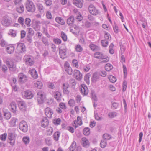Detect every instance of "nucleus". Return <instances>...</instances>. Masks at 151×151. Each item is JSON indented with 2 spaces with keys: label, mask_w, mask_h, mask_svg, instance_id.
<instances>
[{
  "label": "nucleus",
  "mask_w": 151,
  "mask_h": 151,
  "mask_svg": "<svg viewBox=\"0 0 151 151\" xmlns=\"http://www.w3.org/2000/svg\"><path fill=\"white\" fill-rule=\"evenodd\" d=\"M1 24L4 26L8 27L12 23L11 19L8 16H4L1 21Z\"/></svg>",
  "instance_id": "f257e3e1"
},
{
  "label": "nucleus",
  "mask_w": 151,
  "mask_h": 151,
  "mask_svg": "<svg viewBox=\"0 0 151 151\" xmlns=\"http://www.w3.org/2000/svg\"><path fill=\"white\" fill-rule=\"evenodd\" d=\"M25 7L27 10L29 12H33L35 9L33 3L29 0H27L26 2Z\"/></svg>",
  "instance_id": "f03ea898"
},
{
  "label": "nucleus",
  "mask_w": 151,
  "mask_h": 151,
  "mask_svg": "<svg viewBox=\"0 0 151 151\" xmlns=\"http://www.w3.org/2000/svg\"><path fill=\"white\" fill-rule=\"evenodd\" d=\"M26 47L23 43H19L17 44L16 52L18 54L25 53L26 51Z\"/></svg>",
  "instance_id": "7ed1b4c3"
},
{
  "label": "nucleus",
  "mask_w": 151,
  "mask_h": 151,
  "mask_svg": "<svg viewBox=\"0 0 151 151\" xmlns=\"http://www.w3.org/2000/svg\"><path fill=\"white\" fill-rule=\"evenodd\" d=\"M24 61L27 65L31 66L34 63L33 58L31 56L26 55L24 57Z\"/></svg>",
  "instance_id": "20e7f679"
},
{
  "label": "nucleus",
  "mask_w": 151,
  "mask_h": 151,
  "mask_svg": "<svg viewBox=\"0 0 151 151\" xmlns=\"http://www.w3.org/2000/svg\"><path fill=\"white\" fill-rule=\"evenodd\" d=\"M6 64L7 65L9 70L11 71H14L16 70V66L11 59L8 58L6 60Z\"/></svg>",
  "instance_id": "39448f33"
},
{
  "label": "nucleus",
  "mask_w": 151,
  "mask_h": 151,
  "mask_svg": "<svg viewBox=\"0 0 151 151\" xmlns=\"http://www.w3.org/2000/svg\"><path fill=\"white\" fill-rule=\"evenodd\" d=\"M16 136L14 132L8 133V142L12 145H14L15 143Z\"/></svg>",
  "instance_id": "423d86ee"
},
{
  "label": "nucleus",
  "mask_w": 151,
  "mask_h": 151,
  "mask_svg": "<svg viewBox=\"0 0 151 151\" xmlns=\"http://www.w3.org/2000/svg\"><path fill=\"white\" fill-rule=\"evenodd\" d=\"M94 57L95 58L99 59H104L105 60L102 61L103 63H106L108 62L109 58L108 57H106V56L104 55L103 54L100 52H96L94 54Z\"/></svg>",
  "instance_id": "0eeeda50"
},
{
  "label": "nucleus",
  "mask_w": 151,
  "mask_h": 151,
  "mask_svg": "<svg viewBox=\"0 0 151 151\" xmlns=\"http://www.w3.org/2000/svg\"><path fill=\"white\" fill-rule=\"evenodd\" d=\"M28 125L24 121H22L19 123V128L20 130L24 132H26L28 130Z\"/></svg>",
  "instance_id": "6e6552de"
},
{
  "label": "nucleus",
  "mask_w": 151,
  "mask_h": 151,
  "mask_svg": "<svg viewBox=\"0 0 151 151\" xmlns=\"http://www.w3.org/2000/svg\"><path fill=\"white\" fill-rule=\"evenodd\" d=\"M45 97L44 92L42 91H40L37 93V98L38 102L40 104L42 103Z\"/></svg>",
  "instance_id": "1a4fd4ad"
},
{
  "label": "nucleus",
  "mask_w": 151,
  "mask_h": 151,
  "mask_svg": "<svg viewBox=\"0 0 151 151\" xmlns=\"http://www.w3.org/2000/svg\"><path fill=\"white\" fill-rule=\"evenodd\" d=\"M88 10L90 13L93 15H96L99 14L98 10L92 4L89 5Z\"/></svg>",
  "instance_id": "9d476101"
},
{
  "label": "nucleus",
  "mask_w": 151,
  "mask_h": 151,
  "mask_svg": "<svg viewBox=\"0 0 151 151\" xmlns=\"http://www.w3.org/2000/svg\"><path fill=\"white\" fill-rule=\"evenodd\" d=\"M66 49L65 46L61 47L59 48V53L60 58L64 59L66 57Z\"/></svg>",
  "instance_id": "9b49d317"
},
{
  "label": "nucleus",
  "mask_w": 151,
  "mask_h": 151,
  "mask_svg": "<svg viewBox=\"0 0 151 151\" xmlns=\"http://www.w3.org/2000/svg\"><path fill=\"white\" fill-rule=\"evenodd\" d=\"M22 95L27 99H31L33 97V93L29 90L24 91L22 93Z\"/></svg>",
  "instance_id": "f8f14e48"
},
{
  "label": "nucleus",
  "mask_w": 151,
  "mask_h": 151,
  "mask_svg": "<svg viewBox=\"0 0 151 151\" xmlns=\"http://www.w3.org/2000/svg\"><path fill=\"white\" fill-rule=\"evenodd\" d=\"M74 77L77 80H81L82 78V75L80 72L78 70H75L73 73Z\"/></svg>",
  "instance_id": "ddd939ff"
},
{
  "label": "nucleus",
  "mask_w": 151,
  "mask_h": 151,
  "mask_svg": "<svg viewBox=\"0 0 151 151\" xmlns=\"http://www.w3.org/2000/svg\"><path fill=\"white\" fill-rule=\"evenodd\" d=\"M45 115L49 118L52 117V115L53 114L52 110L49 107H47L45 109Z\"/></svg>",
  "instance_id": "4468645a"
},
{
  "label": "nucleus",
  "mask_w": 151,
  "mask_h": 151,
  "mask_svg": "<svg viewBox=\"0 0 151 151\" xmlns=\"http://www.w3.org/2000/svg\"><path fill=\"white\" fill-rule=\"evenodd\" d=\"M80 91L81 94L83 95H86L88 93V88L84 84L81 85Z\"/></svg>",
  "instance_id": "2eb2a0df"
},
{
  "label": "nucleus",
  "mask_w": 151,
  "mask_h": 151,
  "mask_svg": "<svg viewBox=\"0 0 151 151\" xmlns=\"http://www.w3.org/2000/svg\"><path fill=\"white\" fill-rule=\"evenodd\" d=\"M73 3L77 7L81 8L83 5V0H73Z\"/></svg>",
  "instance_id": "dca6fc26"
},
{
  "label": "nucleus",
  "mask_w": 151,
  "mask_h": 151,
  "mask_svg": "<svg viewBox=\"0 0 151 151\" xmlns=\"http://www.w3.org/2000/svg\"><path fill=\"white\" fill-rule=\"evenodd\" d=\"M18 106L22 111L24 112L26 111V105L24 102L22 101H19L18 103Z\"/></svg>",
  "instance_id": "f3484780"
},
{
  "label": "nucleus",
  "mask_w": 151,
  "mask_h": 151,
  "mask_svg": "<svg viewBox=\"0 0 151 151\" xmlns=\"http://www.w3.org/2000/svg\"><path fill=\"white\" fill-rule=\"evenodd\" d=\"M81 143L82 145L85 147H87L89 146V142L88 139L85 137H83L81 139Z\"/></svg>",
  "instance_id": "a211bd4d"
},
{
  "label": "nucleus",
  "mask_w": 151,
  "mask_h": 151,
  "mask_svg": "<svg viewBox=\"0 0 151 151\" xmlns=\"http://www.w3.org/2000/svg\"><path fill=\"white\" fill-rule=\"evenodd\" d=\"M15 50V47L14 45H8L6 48L7 52L9 54L12 53Z\"/></svg>",
  "instance_id": "6ab92c4d"
},
{
  "label": "nucleus",
  "mask_w": 151,
  "mask_h": 151,
  "mask_svg": "<svg viewBox=\"0 0 151 151\" xmlns=\"http://www.w3.org/2000/svg\"><path fill=\"white\" fill-rule=\"evenodd\" d=\"M70 30L75 35H77L79 33L80 30L78 27L76 26L71 27L70 28Z\"/></svg>",
  "instance_id": "aec40b11"
},
{
  "label": "nucleus",
  "mask_w": 151,
  "mask_h": 151,
  "mask_svg": "<svg viewBox=\"0 0 151 151\" xmlns=\"http://www.w3.org/2000/svg\"><path fill=\"white\" fill-rule=\"evenodd\" d=\"M79 125H81L82 124V122L81 117L79 116H78L77 117V121L75 120L74 123L73 124V126L75 128H76L78 127V125L76 124L77 123Z\"/></svg>",
  "instance_id": "412c9836"
},
{
  "label": "nucleus",
  "mask_w": 151,
  "mask_h": 151,
  "mask_svg": "<svg viewBox=\"0 0 151 151\" xmlns=\"http://www.w3.org/2000/svg\"><path fill=\"white\" fill-rule=\"evenodd\" d=\"M100 78L99 74L98 72H95L93 73L92 77V81L93 83H95Z\"/></svg>",
  "instance_id": "4be33fe9"
},
{
  "label": "nucleus",
  "mask_w": 151,
  "mask_h": 151,
  "mask_svg": "<svg viewBox=\"0 0 151 151\" xmlns=\"http://www.w3.org/2000/svg\"><path fill=\"white\" fill-rule=\"evenodd\" d=\"M41 23L39 21H35L33 25V28L35 31H39L40 29V24Z\"/></svg>",
  "instance_id": "5701e85b"
},
{
  "label": "nucleus",
  "mask_w": 151,
  "mask_h": 151,
  "mask_svg": "<svg viewBox=\"0 0 151 151\" xmlns=\"http://www.w3.org/2000/svg\"><path fill=\"white\" fill-rule=\"evenodd\" d=\"M54 96L57 101L60 102L61 101L62 97L61 94L60 92L58 91L54 93Z\"/></svg>",
  "instance_id": "b1692460"
},
{
  "label": "nucleus",
  "mask_w": 151,
  "mask_h": 151,
  "mask_svg": "<svg viewBox=\"0 0 151 151\" xmlns=\"http://www.w3.org/2000/svg\"><path fill=\"white\" fill-rule=\"evenodd\" d=\"M18 77L19 81L22 82H25L27 80V77L26 76L22 73H19Z\"/></svg>",
  "instance_id": "393cba45"
},
{
  "label": "nucleus",
  "mask_w": 151,
  "mask_h": 151,
  "mask_svg": "<svg viewBox=\"0 0 151 151\" xmlns=\"http://www.w3.org/2000/svg\"><path fill=\"white\" fill-rule=\"evenodd\" d=\"M65 71L69 75H71L72 74V70L71 68L69 66V64H65Z\"/></svg>",
  "instance_id": "a878e982"
},
{
  "label": "nucleus",
  "mask_w": 151,
  "mask_h": 151,
  "mask_svg": "<svg viewBox=\"0 0 151 151\" xmlns=\"http://www.w3.org/2000/svg\"><path fill=\"white\" fill-rule=\"evenodd\" d=\"M74 18L73 16H71L68 18L67 19V23L69 26H72L74 23Z\"/></svg>",
  "instance_id": "bb28decb"
},
{
  "label": "nucleus",
  "mask_w": 151,
  "mask_h": 151,
  "mask_svg": "<svg viewBox=\"0 0 151 151\" xmlns=\"http://www.w3.org/2000/svg\"><path fill=\"white\" fill-rule=\"evenodd\" d=\"M48 124L49 121L47 118L46 117L43 118L41 122V126L45 128L48 125Z\"/></svg>",
  "instance_id": "cd10ccee"
},
{
  "label": "nucleus",
  "mask_w": 151,
  "mask_h": 151,
  "mask_svg": "<svg viewBox=\"0 0 151 151\" xmlns=\"http://www.w3.org/2000/svg\"><path fill=\"white\" fill-rule=\"evenodd\" d=\"M69 87V85L68 83H65L63 84V89L64 93L68 94L69 93V91L68 89Z\"/></svg>",
  "instance_id": "c85d7f7f"
},
{
  "label": "nucleus",
  "mask_w": 151,
  "mask_h": 151,
  "mask_svg": "<svg viewBox=\"0 0 151 151\" xmlns=\"http://www.w3.org/2000/svg\"><path fill=\"white\" fill-rule=\"evenodd\" d=\"M9 108L12 112H15L16 111V105L15 102H12L10 104Z\"/></svg>",
  "instance_id": "c756f323"
},
{
  "label": "nucleus",
  "mask_w": 151,
  "mask_h": 151,
  "mask_svg": "<svg viewBox=\"0 0 151 151\" xmlns=\"http://www.w3.org/2000/svg\"><path fill=\"white\" fill-rule=\"evenodd\" d=\"M29 73L34 78H38V75L37 71L34 69H32L29 71Z\"/></svg>",
  "instance_id": "7c9ffc66"
},
{
  "label": "nucleus",
  "mask_w": 151,
  "mask_h": 151,
  "mask_svg": "<svg viewBox=\"0 0 151 151\" xmlns=\"http://www.w3.org/2000/svg\"><path fill=\"white\" fill-rule=\"evenodd\" d=\"M55 21L61 25H63L65 24V22L62 18L60 17H57L55 19Z\"/></svg>",
  "instance_id": "2f4dec72"
},
{
  "label": "nucleus",
  "mask_w": 151,
  "mask_h": 151,
  "mask_svg": "<svg viewBox=\"0 0 151 151\" xmlns=\"http://www.w3.org/2000/svg\"><path fill=\"white\" fill-rule=\"evenodd\" d=\"M17 12L19 13H23L24 10V7L23 5H20L16 8Z\"/></svg>",
  "instance_id": "473e14b6"
},
{
  "label": "nucleus",
  "mask_w": 151,
  "mask_h": 151,
  "mask_svg": "<svg viewBox=\"0 0 151 151\" xmlns=\"http://www.w3.org/2000/svg\"><path fill=\"white\" fill-rule=\"evenodd\" d=\"M89 47L92 50L94 51L99 50L100 49L99 47L93 44H91Z\"/></svg>",
  "instance_id": "72a5a7b5"
},
{
  "label": "nucleus",
  "mask_w": 151,
  "mask_h": 151,
  "mask_svg": "<svg viewBox=\"0 0 151 151\" xmlns=\"http://www.w3.org/2000/svg\"><path fill=\"white\" fill-rule=\"evenodd\" d=\"M37 7L38 10L42 14L44 12L45 8L42 4L40 3L37 4Z\"/></svg>",
  "instance_id": "f704fd0d"
},
{
  "label": "nucleus",
  "mask_w": 151,
  "mask_h": 151,
  "mask_svg": "<svg viewBox=\"0 0 151 151\" xmlns=\"http://www.w3.org/2000/svg\"><path fill=\"white\" fill-rule=\"evenodd\" d=\"M75 50L77 52H81L83 50V48L79 44H78L75 46Z\"/></svg>",
  "instance_id": "c9c22d12"
},
{
  "label": "nucleus",
  "mask_w": 151,
  "mask_h": 151,
  "mask_svg": "<svg viewBox=\"0 0 151 151\" xmlns=\"http://www.w3.org/2000/svg\"><path fill=\"white\" fill-rule=\"evenodd\" d=\"M76 142L74 141L69 148V151H74L76 148Z\"/></svg>",
  "instance_id": "e433bc0d"
},
{
  "label": "nucleus",
  "mask_w": 151,
  "mask_h": 151,
  "mask_svg": "<svg viewBox=\"0 0 151 151\" xmlns=\"http://www.w3.org/2000/svg\"><path fill=\"white\" fill-rule=\"evenodd\" d=\"M60 135V133L59 132H56L54 133L53 135V137L55 141H57L58 140Z\"/></svg>",
  "instance_id": "4c0bfd02"
},
{
  "label": "nucleus",
  "mask_w": 151,
  "mask_h": 151,
  "mask_svg": "<svg viewBox=\"0 0 151 151\" xmlns=\"http://www.w3.org/2000/svg\"><path fill=\"white\" fill-rule=\"evenodd\" d=\"M91 75L89 73H88L84 77V80L86 83L88 85L89 84V78Z\"/></svg>",
  "instance_id": "58836bf2"
},
{
  "label": "nucleus",
  "mask_w": 151,
  "mask_h": 151,
  "mask_svg": "<svg viewBox=\"0 0 151 151\" xmlns=\"http://www.w3.org/2000/svg\"><path fill=\"white\" fill-rule=\"evenodd\" d=\"M22 141L25 144H28L29 142V137L28 136L24 137L23 138Z\"/></svg>",
  "instance_id": "ea45409f"
},
{
  "label": "nucleus",
  "mask_w": 151,
  "mask_h": 151,
  "mask_svg": "<svg viewBox=\"0 0 151 151\" xmlns=\"http://www.w3.org/2000/svg\"><path fill=\"white\" fill-rule=\"evenodd\" d=\"M105 68L107 71H109L112 69L113 66L110 63H107L106 64Z\"/></svg>",
  "instance_id": "a19ab883"
},
{
  "label": "nucleus",
  "mask_w": 151,
  "mask_h": 151,
  "mask_svg": "<svg viewBox=\"0 0 151 151\" xmlns=\"http://www.w3.org/2000/svg\"><path fill=\"white\" fill-rule=\"evenodd\" d=\"M24 19L22 17H20L18 19V22L23 27H25V25L24 22Z\"/></svg>",
  "instance_id": "79ce46f5"
},
{
  "label": "nucleus",
  "mask_w": 151,
  "mask_h": 151,
  "mask_svg": "<svg viewBox=\"0 0 151 151\" xmlns=\"http://www.w3.org/2000/svg\"><path fill=\"white\" fill-rule=\"evenodd\" d=\"M108 78L110 81L112 83H114L116 81V78L112 75H109Z\"/></svg>",
  "instance_id": "37998d69"
},
{
  "label": "nucleus",
  "mask_w": 151,
  "mask_h": 151,
  "mask_svg": "<svg viewBox=\"0 0 151 151\" xmlns=\"http://www.w3.org/2000/svg\"><path fill=\"white\" fill-rule=\"evenodd\" d=\"M83 133L84 135H88L90 133L89 128L88 127L84 128L83 130Z\"/></svg>",
  "instance_id": "c03bdc74"
},
{
  "label": "nucleus",
  "mask_w": 151,
  "mask_h": 151,
  "mask_svg": "<svg viewBox=\"0 0 151 151\" xmlns=\"http://www.w3.org/2000/svg\"><path fill=\"white\" fill-rule=\"evenodd\" d=\"M61 122V119L59 118L54 119L53 121V123L56 125H60Z\"/></svg>",
  "instance_id": "a18cd8bd"
},
{
  "label": "nucleus",
  "mask_w": 151,
  "mask_h": 151,
  "mask_svg": "<svg viewBox=\"0 0 151 151\" xmlns=\"http://www.w3.org/2000/svg\"><path fill=\"white\" fill-rule=\"evenodd\" d=\"M53 131V130L52 128L51 127H48L47 129V134L49 136L51 135L52 134Z\"/></svg>",
  "instance_id": "49530a36"
},
{
  "label": "nucleus",
  "mask_w": 151,
  "mask_h": 151,
  "mask_svg": "<svg viewBox=\"0 0 151 151\" xmlns=\"http://www.w3.org/2000/svg\"><path fill=\"white\" fill-rule=\"evenodd\" d=\"M8 34L9 35H11L12 37H14L16 35V31L12 29L10 30Z\"/></svg>",
  "instance_id": "de8ad7c7"
},
{
  "label": "nucleus",
  "mask_w": 151,
  "mask_h": 151,
  "mask_svg": "<svg viewBox=\"0 0 151 151\" xmlns=\"http://www.w3.org/2000/svg\"><path fill=\"white\" fill-rule=\"evenodd\" d=\"M42 41L45 46H48L49 45L48 42V41L46 37H43L42 38Z\"/></svg>",
  "instance_id": "09e8293b"
},
{
  "label": "nucleus",
  "mask_w": 151,
  "mask_h": 151,
  "mask_svg": "<svg viewBox=\"0 0 151 151\" xmlns=\"http://www.w3.org/2000/svg\"><path fill=\"white\" fill-rule=\"evenodd\" d=\"M61 37L64 41H66L67 40V35L63 32H61Z\"/></svg>",
  "instance_id": "8fccbe9b"
},
{
  "label": "nucleus",
  "mask_w": 151,
  "mask_h": 151,
  "mask_svg": "<svg viewBox=\"0 0 151 151\" xmlns=\"http://www.w3.org/2000/svg\"><path fill=\"white\" fill-rule=\"evenodd\" d=\"M7 135V133H4L3 134L1 135L0 136V139L2 141H5Z\"/></svg>",
  "instance_id": "3c124183"
},
{
  "label": "nucleus",
  "mask_w": 151,
  "mask_h": 151,
  "mask_svg": "<svg viewBox=\"0 0 151 151\" xmlns=\"http://www.w3.org/2000/svg\"><path fill=\"white\" fill-rule=\"evenodd\" d=\"M31 20L29 18H27L25 19V24L27 26H30Z\"/></svg>",
  "instance_id": "603ef678"
},
{
  "label": "nucleus",
  "mask_w": 151,
  "mask_h": 151,
  "mask_svg": "<svg viewBox=\"0 0 151 151\" xmlns=\"http://www.w3.org/2000/svg\"><path fill=\"white\" fill-rule=\"evenodd\" d=\"M103 138L104 140L106 141V140H109L111 139V136L107 134H104L103 135Z\"/></svg>",
  "instance_id": "864d4df0"
},
{
  "label": "nucleus",
  "mask_w": 151,
  "mask_h": 151,
  "mask_svg": "<svg viewBox=\"0 0 151 151\" xmlns=\"http://www.w3.org/2000/svg\"><path fill=\"white\" fill-rule=\"evenodd\" d=\"M70 83L71 84V86L73 88H75L76 84L74 79H72L70 80Z\"/></svg>",
  "instance_id": "5fc2aeb1"
},
{
  "label": "nucleus",
  "mask_w": 151,
  "mask_h": 151,
  "mask_svg": "<svg viewBox=\"0 0 151 151\" xmlns=\"http://www.w3.org/2000/svg\"><path fill=\"white\" fill-rule=\"evenodd\" d=\"M27 31L28 32V35L32 36L34 34V31L32 28H28Z\"/></svg>",
  "instance_id": "6e6d98bb"
},
{
  "label": "nucleus",
  "mask_w": 151,
  "mask_h": 151,
  "mask_svg": "<svg viewBox=\"0 0 151 151\" xmlns=\"http://www.w3.org/2000/svg\"><path fill=\"white\" fill-rule=\"evenodd\" d=\"M43 86V84L42 82L40 81H38L36 83V85L35 86L39 89H41Z\"/></svg>",
  "instance_id": "4d7b16f0"
},
{
  "label": "nucleus",
  "mask_w": 151,
  "mask_h": 151,
  "mask_svg": "<svg viewBox=\"0 0 151 151\" xmlns=\"http://www.w3.org/2000/svg\"><path fill=\"white\" fill-rule=\"evenodd\" d=\"M17 120V119L16 118H12L10 121V123L13 126L15 125Z\"/></svg>",
  "instance_id": "13d9d810"
},
{
  "label": "nucleus",
  "mask_w": 151,
  "mask_h": 151,
  "mask_svg": "<svg viewBox=\"0 0 151 151\" xmlns=\"http://www.w3.org/2000/svg\"><path fill=\"white\" fill-rule=\"evenodd\" d=\"M4 118L6 119H9L11 117V114L9 112L4 113Z\"/></svg>",
  "instance_id": "bf43d9fd"
},
{
  "label": "nucleus",
  "mask_w": 151,
  "mask_h": 151,
  "mask_svg": "<svg viewBox=\"0 0 151 151\" xmlns=\"http://www.w3.org/2000/svg\"><path fill=\"white\" fill-rule=\"evenodd\" d=\"M116 115L117 113L116 112H111L108 114V116L110 118H113Z\"/></svg>",
  "instance_id": "052dcab7"
},
{
  "label": "nucleus",
  "mask_w": 151,
  "mask_h": 151,
  "mask_svg": "<svg viewBox=\"0 0 151 151\" xmlns=\"http://www.w3.org/2000/svg\"><path fill=\"white\" fill-rule=\"evenodd\" d=\"M107 144L106 141V140H104L101 141L100 143V145L102 148H104L106 147Z\"/></svg>",
  "instance_id": "680f3d73"
},
{
  "label": "nucleus",
  "mask_w": 151,
  "mask_h": 151,
  "mask_svg": "<svg viewBox=\"0 0 151 151\" xmlns=\"http://www.w3.org/2000/svg\"><path fill=\"white\" fill-rule=\"evenodd\" d=\"M108 41L106 40H102L101 41V43L103 46L104 47H106L108 45Z\"/></svg>",
  "instance_id": "e2e57ef3"
},
{
  "label": "nucleus",
  "mask_w": 151,
  "mask_h": 151,
  "mask_svg": "<svg viewBox=\"0 0 151 151\" xmlns=\"http://www.w3.org/2000/svg\"><path fill=\"white\" fill-rule=\"evenodd\" d=\"M53 40L55 44L58 45L60 44L61 43V40L58 38L54 39Z\"/></svg>",
  "instance_id": "0e129e2a"
},
{
  "label": "nucleus",
  "mask_w": 151,
  "mask_h": 151,
  "mask_svg": "<svg viewBox=\"0 0 151 151\" xmlns=\"http://www.w3.org/2000/svg\"><path fill=\"white\" fill-rule=\"evenodd\" d=\"M105 40H110L111 39V37L110 35L107 32H106L105 35Z\"/></svg>",
  "instance_id": "69168bd1"
},
{
  "label": "nucleus",
  "mask_w": 151,
  "mask_h": 151,
  "mask_svg": "<svg viewBox=\"0 0 151 151\" xmlns=\"http://www.w3.org/2000/svg\"><path fill=\"white\" fill-rule=\"evenodd\" d=\"M73 65V66L78 68V65L77 60L73 59L72 61Z\"/></svg>",
  "instance_id": "338daca9"
},
{
  "label": "nucleus",
  "mask_w": 151,
  "mask_h": 151,
  "mask_svg": "<svg viewBox=\"0 0 151 151\" xmlns=\"http://www.w3.org/2000/svg\"><path fill=\"white\" fill-rule=\"evenodd\" d=\"M0 45L2 47L5 46L6 44V42L3 39L0 41Z\"/></svg>",
  "instance_id": "774afa93"
}]
</instances>
